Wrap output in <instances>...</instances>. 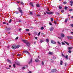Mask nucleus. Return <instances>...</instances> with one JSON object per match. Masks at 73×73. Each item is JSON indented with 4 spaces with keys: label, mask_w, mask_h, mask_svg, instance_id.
I'll return each mask as SVG.
<instances>
[{
    "label": "nucleus",
    "mask_w": 73,
    "mask_h": 73,
    "mask_svg": "<svg viewBox=\"0 0 73 73\" xmlns=\"http://www.w3.org/2000/svg\"><path fill=\"white\" fill-rule=\"evenodd\" d=\"M46 13L47 14H48V15H53L54 13L53 12H48L46 11Z\"/></svg>",
    "instance_id": "1"
},
{
    "label": "nucleus",
    "mask_w": 73,
    "mask_h": 73,
    "mask_svg": "<svg viewBox=\"0 0 73 73\" xmlns=\"http://www.w3.org/2000/svg\"><path fill=\"white\" fill-rule=\"evenodd\" d=\"M12 48L13 49H15L16 48V46L15 45H13L12 46Z\"/></svg>",
    "instance_id": "2"
},
{
    "label": "nucleus",
    "mask_w": 73,
    "mask_h": 73,
    "mask_svg": "<svg viewBox=\"0 0 73 73\" xmlns=\"http://www.w3.org/2000/svg\"><path fill=\"white\" fill-rule=\"evenodd\" d=\"M57 72V70L56 69L52 70H51V72H52V73H54V72Z\"/></svg>",
    "instance_id": "3"
},
{
    "label": "nucleus",
    "mask_w": 73,
    "mask_h": 73,
    "mask_svg": "<svg viewBox=\"0 0 73 73\" xmlns=\"http://www.w3.org/2000/svg\"><path fill=\"white\" fill-rule=\"evenodd\" d=\"M51 43H52V44H56V42H55V41H54L52 40H51Z\"/></svg>",
    "instance_id": "4"
},
{
    "label": "nucleus",
    "mask_w": 73,
    "mask_h": 73,
    "mask_svg": "<svg viewBox=\"0 0 73 73\" xmlns=\"http://www.w3.org/2000/svg\"><path fill=\"white\" fill-rule=\"evenodd\" d=\"M53 29H54V28L52 27H51L50 29V31H52L53 30Z\"/></svg>",
    "instance_id": "5"
},
{
    "label": "nucleus",
    "mask_w": 73,
    "mask_h": 73,
    "mask_svg": "<svg viewBox=\"0 0 73 73\" xmlns=\"http://www.w3.org/2000/svg\"><path fill=\"white\" fill-rule=\"evenodd\" d=\"M23 41L24 42V43H25L26 44L27 43V42H28V41L26 40H23Z\"/></svg>",
    "instance_id": "6"
},
{
    "label": "nucleus",
    "mask_w": 73,
    "mask_h": 73,
    "mask_svg": "<svg viewBox=\"0 0 73 73\" xmlns=\"http://www.w3.org/2000/svg\"><path fill=\"white\" fill-rule=\"evenodd\" d=\"M67 38H68V39L69 40H70V39H72V36H67Z\"/></svg>",
    "instance_id": "7"
},
{
    "label": "nucleus",
    "mask_w": 73,
    "mask_h": 73,
    "mask_svg": "<svg viewBox=\"0 0 73 73\" xmlns=\"http://www.w3.org/2000/svg\"><path fill=\"white\" fill-rule=\"evenodd\" d=\"M26 45L27 46H30V43L29 42H27V43H26Z\"/></svg>",
    "instance_id": "8"
},
{
    "label": "nucleus",
    "mask_w": 73,
    "mask_h": 73,
    "mask_svg": "<svg viewBox=\"0 0 73 73\" xmlns=\"http://www.w3.org/2000/svg\"><path fill=\"white\" fill-rule=\"evenodd\" d=\"M48 54H51V55H52L53 54V52H50L48 53Z\"/></svg>",
    "instance_id": "9"
},
{
    "label": "nucleus",
    "mask_w": 73,
    "mask_h": 73,
    "mask_svg": "<svg viewBox=\"0 0 73 73\" xmlns=\"http://www.w3.org/2000/svg\"><path fill=\"white\" fill-rule=\"evenodd\" d=\"M7 61L9 62L10 64H12V62H11V60L9 59H7Z\"/></svg>",
    "instance_id": "10"
},
{
    "label": "nucleus",
    "mask_w": 73,
    "mask_h": 73,
    "mask_svg": "<svg viewBox=\"0 0 73 73\" xmlns=\"http://www.w3.org/2000/svg\"><path fill=\"white\" fill-rule=\"evenodd\" d=\"M70 3H71L70 4V5L71 6H72V5H73V1H70Z\"/></svg>",
    "instance_id": "11"
},
{
    "label": "nucleus",
    "mask_w": 73,
    "mask_h": 73,
    "mask_svg": "<svg viewBox=\"0 0 73 73\" xmlns=\"http://www.w3.org/2000/svg\"><path fill=\"white\" fill-rule=\"evenodd\" d=\"M30 5H31L32 7H33V4L32 2H30Z\"/></svg>",
    "instance_id": "12"
},
{
    "label": "nucleus",
    "mask_w": 73,
    "mask_h": 73,
    "mask_svg": "<svg viewBox=\"0 0 73 73\" xmlns=\"http://www.w3.org/2000/svg\"><path fill=\"white\" fill-rule=\"evenodd\" d=\"M32 58H31V59L30 62L29 63V64H31L32 62Z\"/></svg>",
    "instance_id": "13"
},
{
    "label": "nucleus",
    "mask_w": 73,
    "mask_h": 73,
    "mask_svg": "<svg viewBox=\"0 0 73 73\" xmlns=\"http://www.w3.org/2000/svg\"><path fill=\"white\" fill-rule=\"evenodd\" d=\"M19 11L21 13H23V11H22V10H21V9H20L19 10Z\"/></svg>",
    "instance_id": "14"
},
{
    "label": "nucleus",
    "mask_w": 73,
    "mask_h": 73,
    "mask_svg": "<svg viewBox=\"0 0 73 73\" xmlns=\"http://www.w3.org/2000/svg\"><path fill=\"white\" fill-rule=\"evenodd\" d=\"M72 48H73V47H68V49L70 50L71 49H72Z\"/></svg>",
    "instance_id": "15"
},
{
    "label": "nucleus",
    "mask_w": 73,
    "mask_h": 73,
    "mask_svg": "<svg viewBox=\"0 0 73 73\" xmlns=\"http://www.w3.org/2000/svg\"><path fill=\"white\" fill-rule=\"evenodd\" d=\"M64 36H65V35H64V34H61V36L62 37H64Z\"/></svg>",
    "instance_id": "16"
},
{
    "label": "nucleus",
    "mask_w": 73,
    "mask_h": 73,
    "mask_svg": "<svg viewBox=\"0 0 73 73\" xmlns=\"http://www.w3.org/2000/svg\"><path fill=\"white\" fill-rule=\"evenodd\" d=\"M20 46V45H17L16 46V48H19V47Z\"/></svg>",
    "instance_id": "17"
},
{
    "label": "nucleus",
    "mask_w": 73,
    "mask_h": 73,
    "mask_svg": "<svg viewBox=\"0 0 73 73\" xmlns=\"http://www.w3.org/2000/svg\"><path fill=\"white\" fill-rule=\"evenodd\" d=\"M64 42H65V43H66L67 44V45H69V43H68V42H67L65 41H64Z\"/></svg>",
    "instance_id": "18"
},
{
    "label": "nucleus",
    "mask_w": 73,
    "mask_h": 73,
    "mask_svg": "<svg viewBox=\"0 0 73 73\" xmlns=\"http://www.w3.org/2000/svg\"><path fill=\"white\" fill-rule=\"evenodd\" d=\"M46 41L47 43H49V39H46Z\"/></svg>",
    "instance_id": "19"
},
{
    "label": "nucleus",
    "mask_w": 73,
    "mask_h": 73,
    "mask_svg": "<svg viewBox=\"0 0 73 73\" xmlns=\"http://www.w3.org/2000/svg\"><path fill=\"white\" fill-rule=\"evenodd\" d=\"M62 63H63L62 61V60H60V65H62Z\"/></svg>",
    "instance_id": "20"
},
{
    "label": "nucleus",
    "mask_w": 73,
    "mask_h": 73,
    "mask_svg": "<svg viewBox=\"0 0 73 73\" xmlns=\"http://www.w3.org/2000/svg\"><path fill=\"white\" fill-rule=\"evenodd\" d=\"M12 22V19H10L9 21V23H11Z\"/></svg>",
    "instance_id": "21"
},
{
    "label": "nucleus",
    "mask_w": 73,
    "mask_h": 73,
    "mask_svg": "<svg viewBox=\"0 0 73 73\" xmlns=\"http://www.w3.org/2000/svg\"><path fill=\"white\" fill-rule=\"evenodd\" d=\"M36 7H40V5L38 4L36 5Z\"/></svg>",
    "instance_id": "22"
},
{
    "label": "nucleus",
    "mask_w": 73,
    "mask_h": 73,
    "mask_svg": "<svg viewBox=\"0 0 73 73\" xmlns=\"http://www.w3.org/2000/svg\"><path fill=\"white\" fill-rule=\"evenodd\" d=\"M50 20H51V22L53 21V18H51Z\"/></svg>",
    "instance_id": "23"
},
{
    "label": "nucleus",
    "mask_w": 73,
    "mask_h": 73,
    "mask_svg": "<svg viewBox=\"0 0 73 73\" xmlns=\"http://www.w3.org/2000/svg\"><path fill=\"white\" fill-rule=\"evenodd\" d=\"M59 7L60 9H62V6H59Z\"/></svg>",
    "instance_id": "24"
},
{
    "label": "nucleus",
    "mask_w": 73,
    "mask_h": 73,
    "mask_svg": "<svg viewBox=\"0 0 73 73\" xmlns=\"http://www.w3.org/2000/svg\"><path fill=\"white\" fill-rule=\"evenodd\" d=\"M40 29L41 30H43L44 29V27H42Z\"/></svg>",
    "instance_id": "25"
},
{
    "label": "nucleus",
    "mask_w": 73,
    "mask_h": 73,
    "mask_svg": "<svg viewBox=\"0 0 73 73\" xmlns=\"http://www.w3.org/2000/svg\"><path fill=\"white\" fill-rule=\"evenodd\" d=\"M68 19H66L65 20V23H66V22H67V21H68Z\"/></svg>",
    "instance_id": "26"
},
{
    "label": "nucleus",
    "mask_w": 73,
    "mask_h": 73,
    "mask_svg": "<svg viewBox=\"0 0 73 73\" xmlns=\"http://www.w3.org/2000/svg\"><path fill=\"white\" fill-rule=\"evenodd\" d=\"M17 65H20V63H16Z\"/></svg>",
    "instance_id": "27"
},
{
    "label": "nucleus",
    "mask_w": 73,
    "mask_h": 73,
    "mask_svg": "<svg viewBox=\"0 0 73 73\" xmlns=\"http://www.w3.org/2000/svg\"><path fill=\"white\" fill-rule=\"evenodd\" d=\"M40 33H41V32H40L38 34V36H40Z\"/></svg>",
    "instance_id": "28"
},
{
    "label": "nucleus",
    "mask_w": 73,
    "mask_h": 73,
    "mask_svg": "<svg viewBox=\"0 0 73 73\" xmlns=\"http://www.w3.org/2000/svg\"><path fill=\"white\" fill-rule=\"evenodd\" d=\"M38 59H36L35 60L36 62H38Z\"/></svg>",
    "instance_id": "29"
},
{
    "label": "nucleus",
    "mask_w": 73,
    "mask_h": 73,
    "mask_svg": "<svg viewBox=\"0 0 73 73\" xmlns=\"http://www.w3.org/2000/svg\"><path fill=\"white\" fill-rule=\"evenodd\" d=\"M64 9H68V7H67L66 6H65L64 7Z\"/></svg>",
    "instance_id": "30"
},
{
    "label": "nucleus",
    "mask_w": 73,
    "mask_h": 73,
    "mask_svg": "<svg viewBox=\"0 0 73 73\" xmlns=\"http://www.w3.org/2000/svg\"><path fill=\"white\" fill-rule=\"evenodd\" d=\"M69 11H70V12H72V11H73V9H71L69 10Z\"/></svg>",
    "instance_id": "31"
},
{
    "label": "nucleus",
    "mask_w": 73,
    "mask_h": 73,
    "mask_svg": "<svg viewBox=\"0 0 73 73\" xmlns=\"http://www.w3.org/2000/svg\"><path fill=\"white\" fill-rule=\"evenodd\" d=\"M58 44H59V45H61V43H60V42L59 41H58L57 42Z\"/></svg>",
    "instance_id": "32"
},
{
    "label": "nucleus",
    "mask_w": 73,
    "mask_h": 73,
    "mask_svg": "<svg viewBox=\"0 0 73 73\" xmlns=\"http://www.w3.org/2000/svg\"><path fill=\"white\" fill-rule=\"evenodd\" d=\"M67 3H66V2H65V1H64L63 2V4H66Z\"/></svg>",
    "instance_id": "33"
},
{
    "label": "nucleus",
    "mask_w": 73,
    "mask_h": 73,
    "mask_svg": "<svg viewBox=\"0 0 73 73\" xmlns=\"http://www.w3.org/2000/svg\"><path fill=\"white\" fill-rule=\"evenodd\" d=\"M42 65H44V62L42 61Z\"/></svg>",
    "instance_id": "34"
},
{
    "label": "nucleus",
    "mask_w": 73,
    "mask_h": 73,
    "mask_svg": "<svg viewBox=\"0 0 73 73\" xmlns=\"http://www.w3.org/2000/svg\"><path fill=\"white\" fill-rule=\"evenodd\" d=\"M68 56L66 55V56L65 58H66L67 59H68Z\"/></svg>",
    "instance_id": "35"
},
{
    "label": "nucleus",
    "mask_w": 73,
    "mask_h": 73,
    "mask_svg": "<svg viewBox=\"0 0 73 73\" xmlns=\"http://www.w3.org/2000/svg\"><path fill=\"white\" fill-rule=\"evenodd\" d=\"M68 52L69 53H72V51H71L70 50H69L68 51Z\"/></svg>",
    "instance_id": "36"
},
{
    "label": "nucleus",
    "mask_w": 73,
    "mask_h": 73,
    "mask_svg": "<svg viewBox=\"0 0 73 73\" xmlns=\"http://www.w3.org/2000/svg\"><path fill=\"white\" fill-rule=\"evenodd\" d=\"M62 45H65V43L63 42H62Z\"/></svg>",
    "instance_id": "37"
},
{
    "label": "nucleus",
    "mask_w": 73,
    "mask_h": 73,
    "mask_svg": "<svg viewBox=\"0 0 73 73\" xmlns=\"http://www.w3.org/2000/svg\"><path fill=\"white\" fill-rule=\"evenodd\" d=\"M62 57H65V56H64V54H63L62 53Z\"/></svg>",
    "instance_id": "38"
},
{
    "label": "nucleus",
    "mask_w": 73,
    "mask_h": 73,
    "mask_svg": "<svg viewBox=\"0 0 73 73\" xmlns=\"http://www.w3.org/2000/svg\"><path fill=\"white\" fill-rule=\"evenodd\" d=\"M41 36H44V34L43 33H41Z\"/></svg>",
    "instance_id": "39"
},
{
    "label": "nucleus",
    "mask_w": 73,
    "mask_h": 73,
    "mask_svg": "<svg viewBox=\"0 0 73 73\" xmlns=\"http://www.w3.org/2000/svg\"><path fill=\"white\" fill-rule=\"evenodd\" d=\"M15 13L16 14H18V13H19L18 11H16L15 12Z\"/></svg>",
    "instance_id": "40"
},
{
    "label": "nucleus",
    "mask_w": 73,
    "mask_h": 73,
    "mask_svg": "<svg viewBox=\"0 0 73 73\" xmlns=\"http://www.w3.org/2000/svg\"><path fill=\"white\" fill-rule=\"evenodd\" d=\"M30 15H33V13H32V12H30Z\"/></svg>",
    "instance_id": "41"
},
{
    "label": "nucleus",
    "mask_w": 73,
    "mask_h": 73,
    "mask_svg": "<svg viewBox=\"0 0 73 73\" xmlns=\"http://www.w3.org/2000/svg\"><path fill=\"white\" fill-rule=\"evenodd\" d=\"M26 31H29V29H26Z\"/></svg>",
    "instance_id": "42"
},
{
    "label": "nucleus",
    "mask_w": 73,
    "mask_h": 73,
    "mask_svg": "<svg viewBox=\"0 0 73 73\" xmlns=\"http://www.w3.org/2000/svg\"><path fill=\"white\" fill-rule=\"evenodd\" d=\"M49 24L50 25H52V23H50V22H49Z\"/></svg>",
    "instance_id": "43"
},
{
    "label": "nucleus",
    "mask_w": 73,
    "mask_h": 73,
    "mask_svg": "<svg viewBox=\"0 0 73 73\" xmlns=\"http://www.w3.org/2000/svg\"><path fill=\"white\" fill-rule=\"evenodd\" d=\"M13 66L15 68L16 67V66H15V64H13Z\"/></svg>",
    "instance_id": "44"
},
{
    "label": "nucleus",
    "mask_w": 73,
    "mask_h": 73,
    "mask_svg": "<svg viewBox=\"0 0 73 73\" xmlns=\"http://www.w3.org/2000/svg\"><path fill=\"white\" fill-rule=\"evenodd\" d=\"M21 4H22V5H24V3H23V2H21Z\"/></svg>",
    "instance_id": "45"
},
{
    "label": "nucleus",
    "mask_w": 73,
    "mask_h": 73,
    "mask_svg": "<svg viewBox=\"0 0 73 73\" xmlns=\"http://www.w3.org/2000/svg\"><path fill=\"white\" fill-rule=\"evenodd\" d=\"M42 42H43V40H40V42H41V43H42Z\"/></svg>",
    "instance_id": "46"
},
{
    "label": "nucleus",
    "mask_w": 73,
    "mask_h": 73,
    "mask_svg": "<svg viewBox=\"0 0 73 73\" xmlns=\"http://www.w3.org/2000/svg\"><path fill=\"white\" fill-rule=\"evenodd\" d=\"M61 12H62V13H63V12H64V10H61Z\"/></svg>",
    "instance_id": "47"
},
{
    "label": "nucleus",
    "mask_w": 73,
    "mask_h": 73,
    "mask_svg": "<svg viewBox=\"0 0 73 73\" xmlns=\"http://www.w3.org/2000/svg\"><path fill=\"white\" fill-rule=\"evenodd\" d=\"M70 26H71V27H73V24H71Z\"/></svg>",
    "instance_id": "48"
},
{
    "label": "nucleus",
    "mask_w": 73,
    "mask_h": 73,
    "mask_svg": "<svg viewBox=\"0 0 73 73\" xmlns=\"http://www.w3.org/2000/svg\"><path fill=\"white\" fill-rule=\"evenodd\" d=\"M25 67H23V68H22V69L23 70V69H25Z\"/></svg>",
    "instance_id": "49"
},
{
    "label": "nucleus",
    "mask_w": 73,
    "mask_h": 73,
    "mask_svg": "<svg viewBox=\"0 0 73 73\" xmlns=\"http://www.w3.org/2000/svg\"><path fill=\"white\" fill-rule=\"evenodd\" d=\"M3 24H6V23L5 22H4L3 23Z\"/></svg>",
    "instance_id": "50"
},
{
    "label": "nucleus",
    "mask_w": 73,
    "mask_h": 73,
    "mask_svg": "<svg viewBox=\"0 0 73 73\" xmlns=\"http://www.w3.org/2000/svg\"><path fill=\"white\" fill-rule=\"evenodd\" d=\"M20 3V1H17V3L18 4H19V3Z\"/></svg>",
    "instance_id": "51"
},
{
    "label": "nucleus",
    "mask_w": 73,
    "mask_h": 73,
    "mask_svg": "<svg viewBox=\"0 0 73 73\" xmlns=\"http://www.w3.org/2000/svg\"><path fill=\"white\" fill-rule=\"evenodd\" d=\"M18 38H19V37H18L17 36L16 38V40H17V39H18Z\"/></svg>",
    "instance_id": "52"
},
{
    "label": "nucleus",
    "mask_w": 73,
    "mask_h": 73,
    "mask_svg": "<svg viewBox=\"0 0 73 73\" xmlns=\"http://www.w3.org/2000/svg\"><path fill=\"white\" fill-rule=\"evenodd\" d=\"M53 59H54V60H55V59H56V57H53Z\"/></svg>",
    "instance_id": "53"
},
{
    "label": "nucleus",
    "mask_w": 73,
    "mask_h": 73,
    "mask_svg": "<svg viewBox=\"0 0 73 73\" xmlns=\"http://www.w3.org/2000/svg\"><path fill=\"white\" fill-rule=\"evenodd\" d=\"M35 38L36 40H37V37H35Z\"/></svg>",
    "instance_id": "54"
},
{
    "label": "nucleus",
    "mask_w": 73,
    "mask_h": 73,
    "mask_svg": "<svg viewBox=\"0 0 73 73\" xmlns=\"http://www.w3.org/2000/svg\"><path fill=\"white\" fill-rule=\"evenodd\" d=\"M54 24H56V23H57V22H56V21H54Z\"/></svg>",
    "instance_id": "55"
},
{
    "label": "nucleus",
    "mask_w": 73,
    "mask_h": 73,
    "mask_svg": "<svg viewBox=\"0 0 73 73\" xmlns=\"http://www.w3.org/2000/svg\"><path fill=\"white\" fill-rule=\"evenodd\" d=\"M9 68H11V65H9Z\"/></svg>",
    "instance_id": "56"
},
{
    "label": "nucleus",
    "mask_w": 73,
    "mask_h": 73,
    "mask_svg": "<svg viewBox=\"0 0 73 73\" xmlns=\"http://www.w3.org/2000/svg\"><path fill=\"white\" fill-rule=\"evenodd\" d=\"M72 35H73V32H71Z\"/></svg>",
    "instance_id": "57"
},
{
    "label": "nucleus",
    "mask_w": 73,
    "mask_h": 73,
    "mask_svg": "<svg viewBox=\"0 0 73 73\" xmlns=\"http://www.w3.org/2000/svg\"><path fill=\"white\" fill-rule=\"evenodd\" d=\"M37 15L38 16H40V15Z\"/></svg>",
    "instance_id": "58"
},
{
    "label": "nucleus",
    "mask_w": 73,
    "mask_h": 73,
    "mask_svg": "<svg viewBox=\"0 0 73 73\" xmlns=\"http://www.w3.org/2000/svg\"><path fill=\"white\" fill-rule=\"evenodd\" d=\"M28 73H32V72L31 71H30L29 72H28Z\"/></svg>",
    "instance_id": "59"
},
{
    "label": "nucleus",
    "mask_w": 73,
    "mask_h": 73,
    "mask_svg": "<svg viewBox=\"0 0 73 73\" xmlns=\"http://www.w3.org/2000/svg\"><path fill=\"white\" fill-rule=\"evenodd\" d=\"M19 31H21V29H19Z\"/></svg>",
    "instance_id": "60"
},
{
    "label": "nucleus",
    "mask_w": 73,
    "mask_h": 73,
    "mask_svg": "<svg viewBox=\"0 0 73 73\" xmlns=\"http://www.w3.org/2000/svg\"><path fill=\"white\" fill-rule=\"evenodd\" d=\"M21 20H19V22H21Z\"/></svg>",
    "instance_id": "61"
},
{
    "label": "nucleus",
    "mask_w": 73,
    "mask_h": 73,
    "mask_svg": "<svg viewBox=\"0 0 73 73\" xmlns=\"http://www.w3.org/2000/svg\"><path fill=\"white\" fill-rule=\"evenodd\" d=\"M7 25H9L8 23H7Z\"/></svg>",
    "instance_id": "62"
},
{
    "label": "nucleus",
    "mask_w": 73,
    "mask_h": 73,
    "mask_svg": "<svg viewBox=\"0 0 73 73\" xmlns=\"http://www.w3.org/2000/svg\"><path fill=\"white\" fill-rule=\"evenodd\" d=\"M47 11H49V10L48 9H47Z\"/></svg>",
    "instance_id": "63"
},
{
    "label": "nucleus",
    "mask_w": 73,
    "mask_h": 73,
    "mask_svg": "<svg viewBox=\"0 0 73 73\" xmlns=\"http://www.w3.org/2000/svg\"><path fill=\"white\" fill-rule=\"evenodd\" d=\"M71 18H72V19H73V16H72L71 17Z\"/></svg>",
    "instance_id": "64"
}]
</instances>
